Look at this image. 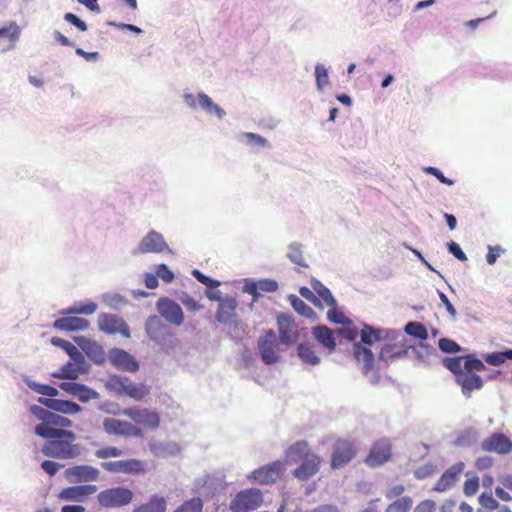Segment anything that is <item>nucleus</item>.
Listing matches in <instances>:
<instances>
[{"label":"nucleus","mask_w":512,"mask_h":512,"mask_svg":"<svg viewBox=\"0 0 512 512\" xmlns=\"http://www.w3.org/2000/svg\"><path fill=\"white\" fill-rule=\"evenodd\" d=\"M360 343L354 342L353 355L358 362H363V374L368 376L370 371L374 370L375 356L369 348L380 341H396L399 337L403 338L401 331L390 328H377L371 324L363 323L359 331Z\"/></svg>","instance_id":"1"},{"label":"nucleus","mask_w":512,"mask_h":512,"mask_svg":"<svg viewBox=\"0 0 512 512\" xmlns=\"http://www.w3.org/2000/svg\"><path fill=\"white\" fill-rule=\"evenodd\" d=\"M39 437L46 441L41 447L43 455L59 460H71L82 454V446L74 443L77 436L71 430L40 429Z\"/></svg>","instance_id":"2"},{"label":"nucleus","mask_w":512,"mask_h":512,"mask_svg":"<svg viewBox=\"0 0 512 512\" xmlns=\"http://www.w3.org/2000/svg\"><path fill=\"white\" fill-rule=\"evenodd\" d=\"M104 386L117 396H128L135 401H141L150 393L147 385L134 383L129 377L119 374H110Z\"/></svg>","instance_id":"3"},{"label":"nucleus","mask_w":512,"mask_h":512,"mask_svg":"<svg viewBox=\"0 0 512 512\" xmlns=\"http://www.w3.org/2000/svg\"><path fill=\"white\" fill-rule=\"evenodd\" d=\"M29 411L40 421L34 428L36 435H40V429L67 430L66 428L71 427L73 424L69 418L49 411L39 405H31Z\"/></svg>","instance_id":"4"},{"label":"nucleus","mask_w":512,"mask_h":512,"mask_svg":"<svg viewBox=\"0 0 512 512\" xmlns=\"http://www.w3.org/2000/svg\"><path fill=\"white\" fill-rule=\"evenodd\" d=\"M96 498L100 507L117 509L131 504L134 492L126 486H115L100 491Z\"/></svg>","instance_id":"5"},{"label":"nucleus","mask_w":512,"mask_h":512,"mask_svg":"<svg viewBox=\"0 0 512 512\" xmlns=\"http://www.w3.org/2000/svg\"><path fill=\"white\" fill-rule=\"evenodd\" d=\"M263 503L262 491L258 488H247L239 491L231 500L229 509L232 512H251Z\"/></svg>","instance_id":"6"},{"label":"nucleus","mask_w":512,"mask_h":512,"mask_svg":"<svg viewBox=\"0 0 512 512\" xmlns=\"http://www.w3.org/2000/svg\"><path fill=\"white\" fill-rule=\"evenodd\" d=\"M98 329L108 335L120 334L130 338L131 332L126 321L118 314L102 312L97 318Z\"/></svg>","instance_id":"7"},{"label":"nucleus","mask_w":512,"mask_h":512,"mask_svg":"<svg viewBox=\"0 0 512 512\" xmlns=\"http://www.w3.org/2000/svg\"><path fill=\"white\" fill-rule=\"evenodd\" d=\"M158 316L166 323L181 326L184 323V312L178 302L169 297H160L156 302Z\"/></svg>","instance_id":"8"},{"label":"nucleus","mask_w":512,"mask_h":512,"mask_svg":"<svg viewBox=\"0 0 512 512\" xmlns=\"http://www.w3.org/2000/svg\"><path fill=\"white\" fill-rule=\"evenodd\" d=\"M106 413L112 415H122L130 418L136 424L145 425L151 429H155L160 424L159 415L147 408L128 407L123 410H106Z\"/></svg>","instance_id":"9"},{"label":"nucleus","mask_w":512,"mask_h":512,"mask_svg":"<svg viewBox=\"0 0 512 512\" xmlns=\"http://www.w3.org/2000/svg\"><path fill=\"white\" fill-rule=\"evenodd\" d=\"M283 471V463L280 460H276L255 469L247 475V479L259 485L272 484L277 481Z\"/></svg>","instance_id":"10"},{"label":"nucleus","mask_w":512,"mask_h":512,"mask_svg":"<svg viewBox=\"0 0 512 512\" xmlns=\"http://www.w3.org/2000/svg\"><path fill=\"white\" fill-rule=\"evenodd\" d=\"M164 251L170 254L173 253L163 235L155 230H151L141 239L137 249L133 251V255L162 253Z\"/></svg>","instance_id":"11"},{"label":"nucleus","mask_w":512,"mask_h":512,"mask_svg":"<svg viewBox=\"0 0 512 512\" xmlns=\"http://www.w3.org/2000/svg\"><path fill=\"white\" fill-rule=\"evenodd\" d=\"M103 430L108 435L123 436V437H142L143 431L141 428L134 426L131 422L120 420L117 418H104Z\"/></svg>","instance_id":"12"},{"label":"nucleus","mask_w":512,"mask_h":512,"mask_svg":"<svg viewBox=\"0 0 512 512\" xmlns=\"http://www.w3.org/2000/svg\"><path fill=\"white\" fill-rule=\"evenodd\" d=\"M65 479L71 484L95 482L100 477L99 469L87 465H74L64 471Z\"/></svg>","instance_id":"13"},{"label":"nucleus","mask_w":512,"mask_h":512,"mask_svg":"<svg viewBox=\"0 0 512 512\" xmlns=\"http://www.w3.org/2000/svg\"><path fill=\"white\" fill-rule=\"evenodd\" d=\"M258 352L261 360L266 365H273L278 362L279 357L275 351L277 346L276 333L272 329L265 331L264 335L258 339Z\"/></svg>","instance_id":"14"},{"label":"nucleus","mask_w":512,"mask_h":512,"mask_svg":"<svg viewBox=\"0 0 512 512\" xmlns=\"http://www.w3.org/2000/svg\"><path fill=\"white\" fill-rule=\"evenodd\" d=\"M107 357L110 363L118 370L135 373L140 368L137 359L122 348L114 347L109 349Z\"/></svg>","instance_id":"15"},{"label":"nucleus","mask_w":512,"mask_h":512,"mask_svg":"<svg viewBox=\"0 0 512 512\" xmlns=\"http://www.w3.org/2000/svg\"><path fill=\"white\" fill-rule=\"evenodd\" d=\"M100 466L105 471L111 473L139 475L145 471L144 463L141 460L134 458L101 462Z\"/></svg>","instance_id":"16"},{"label":"nucleus","mask_w":512,"mask_h":512,"mask_svg":"<svg viewBox=\"0 0 512 512\" xmlns=\"http://www.w3.org/2000/svg\"><path fill=\"white\" fill-rule=\"evenodd\" d=\"M73 340L94 364L103 365L106 362V353L102 345L96 340L86 336H75Z\"/></svg>","instance_id":"17"},{"label":"nucleus","mask_w":512,"mask_h":512,"mask_svg":"<svg viewBox=\"0 0 512 512\" xmlns=\"http://www.w3.org/2000/svg\"><path fill=\"white\" fill-rule=\"evenodd\" d=\"M95 484H80L63 488L58 498L66 502L83 503L87 498L97 491Z\"/></svg>","instance_id":"18"},{"label":"nucleus","mask_w":512,"mask_h":512,"mask_svg":"<svg viewBox=\"0 0 512 512\" xmlns=\"http://www.w3.org/2000/svg\"><path fill=\"white\" fill-rule=\"evenodd\" d=\"M59 388L76 398L82 403H87L90 400L98 399L100 394L93 388L74 381H63L59 383Z\"/></svg>","instance_id":"19"},{"label":"nucleus","mask_w":512,"mask_h":512,"mask_svg":"<svg viewBox=\"0 0 512 512\" xmlns=\"http://www.w3.org/2000/svg\"><path fill=\"white\" fill-rule=\"evenodd\" d=\"M405 336L399 337L396 341H387L380 351L379 360L388 362L401 359L407 356L410 350L409 345L406 343Z\"/></svg>","instance_id":"20"},{"label":"nucleus","mask_w":512,"mask_h":512,"mask_svg":"<svg viewBox=\"0 0 512 512\" xmlns=\"http://www.w3.org/2000/svg\"><path fill=\"white\" fill-rule=\"evenodd\" d=\"M481 449L485 452L506 455L512 451V441L503 433H493L481 442Z\"/></svg>","instance_id":"21"},{"label":"nucleus","mask_w":512,"mask_h":512,"mask_svg":"<svg viewBox=\"0 0 512 512\" xmlns=\"http://www.w3.org/2000/svg\"><path fill=\"white\" fill-rule=\"evenodd\" d=\"M355 456V450L350 442L339 440L335 443L332 456L331 467L339 469L349 463Z\"/></svg>","instance_id":"22"},{"label":"nucleus","mask_w":512,"mask_h":512,"mask_svg":"<svg viewBox=\"0 0 512 512\" xmlns=\"http://www.w3.org/2000/svg\"><path fill=\"white\" fill-rule=\"evenodd\" d=\"M320 463V456L312 453L300 462V465L292 472V475L301 481H306L319 471Z\"/></svg>","instance_id":"23"},{"label":"nucleus","mask_w":512,"mask_h":512,"mask_svg":"<svg viewBox=\"0 0 512 512\" xmlns=\"http://www.w3.org/2000/svg\"><path fill=\"white\" fill-rule=\"evenodd\" d=\"M172 328L158 315H150L147 317L144 330L151 342H156L160 337L165 336Z\"/></svg>","instance_id":"24"},{"label":"nucleus","mask_w":512,"mask_h":512,"mask_svg":"<svg viewBox=\"0 0 512 512\" xmlns=\"http://www.w3.org/2000/svg\"><path fill=\"white\" fill-rule=\"evenodd\" d=\"M238 301L236 298L226 295L223 301L218 303V309L215 313V320L221 324L228 323L231 319H235Z\"/></svg>","instance_id":"25"},{"label":"nucleus","mask_w":512,"mask_h":512,"mask_svg":"<svg viewBox=\"0 0 512 512\" xmlns=\"http://www.w3.org/2000/svg\"><path fill=\"white\" fill-rule=\"evenodd\" d=\"M464 463L457 462L454 465L450 466L437 481L434 490L438 492H444L451 488L456 481L458 480L459 475L464 470Z\"/></svg>","instance_id":"26"},{"label":"nucleus","mask_w":512,"mask_h":512,"mask_svg":"<svg viewBox=\"0 0 512 512\" xmlns=\"http://www.w3.org/2000/svg\"><path fill=\"white\" fill-rule=\"evenodd\" d=\"M455 382L461 387L463 395L467 398L475 390H480L483 387V379L476 373H460Z\"/></svg>","instance_id":"27"},{"label":"nucleus","mask_w":512,"mask_h":512,"mask_svg":"<svg viewBox=\"0 0 512 512\" xmlns=\"http://www.w3.org/2000/svg\"><path fill=\"white\" fill-rule=\"evenodd\" d=\"M90 322L82 317H61L53 322V327L60 331L78 332L88 329Z\"/></svg>","instance_id":"28"},{"label":"nucleus","mask_w":512,"mask_h":512,"mask_svg":"<svg viewBox=\"0 0 512 512\" xmlns=\"http://www.w3.org/2000/svg\"><path fill=\"white\" fill-rule=\"evenodd\" d=\"M314 339L326 348L330 353L334 352L337 346L335 332L326 325L320 324L312 328Z\"/></svg>","instance_id":"29"},{"label":"nucleus","mask_w":512,"mask_h":512,"mask_svg":"<svg viewBox=\"0 0 512 512\" xmlns=\"http://www.w3.org/2000/svg\"><path fill=\"white\" fill-rule=\"evenodd\" d=\"M293 317L286 313H281L277 317V325L279 331V341L284 345H292L296 341V337L291 335L293 329Z\"/></svg>","instance_id":"30"},{"label":"nucleus","mask_w":512,"mask_h":512,"mask_svg":"<svg viewBox=\"0 0 512 512\" xmlns=\"http://www.w3.org/2000/svg\"><path fill=\"white\" fill-rule=\"evenodd\" d=\"M279 288L278 282L274 279L262 278L254 280L252 278L244 279L243 292H254L255 289L260 292L273 293Z\"/></svg>","instance_id":"31"},{"label":"nucleus","mask_w":512,"mask_h":512,"mask_svg":"<svg viewBox=\"0 0 512 512\" xmlns=\"http://www.w3.org/2000/svg\"><path fill=\"white\" fill-rule=\"evenodd\" d=\"M391 457V450L386 445H373L365 459V463L372 468L383 465Z\"/></svg>","instance_id":"32"},{"label":"nucleus","mask_w":512,"mask_h":512,"mask_svg":"<svg viewBox=\"0 0 512 512\" xmlns=\"http://www.w3.org/2000/svg\"><path fill=\"white\" fill-rule=\"evenodd\" d=\"M309 445L306 441L301 440L288 447L285 452L286 462L288 464H295L301 462L303 459L311 455Z\"/></svg>","instance_id":"33"},{"label":"nucleus","mask_w":512,"mask_h":512,"mask_svg":"<svg viewBox=\"0 0 512 512\" xmlns=\"http://www.w3.org/2000/svg\"><path fill=\"white\" fill-rule=\"evenodd\" d=\"M149 446L151 453L159 458L175 456L180 451L179 445L173 441H153Z\"/></svg>","instance_id":"34"},{"label":"nucleus","mask_w":512,"mask_h":512,"mask_svg":"<svg viewBox=\"0 0 512 512\" xmlns=\"http://www.w3.org/2000/svg\"><path fill=\"white\" fill-rule=\"evenodd\" d=\"M154 344L157 345L164 354L168 356H175L181 341L176 337L175 333L171 329L165 336L160 337L156 342H154Z\"/></svg>","instance_id":"35"},{"label":"nucleus","mask_w":512,"mask_h":512,"mask_svg":"<svg viewBox=\"0 0 512 512\" xmlns=\"http://www.w3.org/2000/svg\"><path fill=\"white\" fill-rule=\"evenodd\" d=\"M198 106L205 111L208 115H214L218 119H223L226 116V111L216 104L212 98L204 92H199L198 95Z\"/></svg>","instance_id":"36"},{"label":"nucleus","mask_w":512,"mask_h":512,"mask_svg":"<svg viewBox=\"0 0 512 512\" xmlns=\"http://www.w3.org/2000/svg\"><path fill=\"white\" fill-rule=\"evenodd\" d=\"M167 501L164 496L153 494L146 503L135 507L132 512H166Z\"/></svg>","instance_id":"37"},{"label":"nucleus","mask_w":512,"mask_h":512,"mask_svg":"<svg viewBox=\"0 0 512 512\" xmlns=\"http://www.w3.org/2000/svg\"><path fill=\"white\" fill-rule=\"evenodd\" d=\"M310 284L320 301H324L331 308L337 307L338 303L332 292L320 280L312 278Z\"/></svg>","instance_id":"38"},{"label":"nucleus","mask_w":512,"mask_h":512,"mask_svg":"<svg viewBox=\"0 0 512 512\" xmlns=\"http://www.w3.org/2000/svg\"><path fill=\"white\" fill-rule=\"evenodd\" d=\"M101 302L114 311H120L128 305V299L117 292H105L100 296Z\"/></svg>","instance_id":"39"},{"label":"nucleus","mask_w":512,"mask_h":512,"mask_svg":"<svg viewBox=\"0 0 512 512\" xmlns=\"http://www.w3.org/2000/svg\"><path fill=\"white\" fill-rule=\"evenodd\" d=\"M288 301H289L290 305L292 306V308L299 315L304 316L313 321L317 319L316 312L297 295L290 294L288 296Z\"/></svg>","instance_id":"40"},{"label":"nucleus","mask_w":512,"mask_h":512,"mask_svg":"<svg viewBox=\"0 0 512 512\" xmlns=\"http://www.w3.org/2000/svg\"><path fill=\"white\" fill-rule=\"evenodd\" d=\"M83 408L74 401L54 399L51 411L64 415H75L80 413Z\"/></svg>","instance_id":"41"},{"label":"nucleus","mask_w":512,"mask_h":512,"mask_svg":"<svg viewBox=\"0 0 512 512\" xmlns=\"http://www.w3.org/2000/svg\"><path fill=\"white\" fill-rule=\"evenodd\" d=\"M297 356L305 364L316 366L320 363V357L308 343H300L297 347Z\"/></svg>","instance_id":"42"},{"label":"nucleus","mask_w":512,"mask_h":512,"mask_svg":"<svg viewBox=\"0 0 512 512\" xmlns=\"http://www.w3.org/2000/svg\"><path fill=\"white\" fill-rule=\"evenodd\" d=\"M304 246L299 242H291L288 245L287 258L294 264L301 267H308L303 256Z\"/></svg>","instance_id":"43"},{"label":"nucleus","mask_w":512,"mask_h":512,"mask_svg":"<svg viewBox=\"0 0 512 512\" xmlns=\"http://www.w3.org/2000/svg\"><path fill=\"white\" fill-rule=\"evenodd\" d=\"M404 332L416 339L425 341L428 339V330L424 324L417 321H409L404 326Z\"/></svg>","instance_id":"44"},{"label":"nucleus","mask_w":512,"mask_h":512,"mask_svg":"<svg viewBox=\"0 0 512 512\" xmlns=\"http://www.w3.org/2000/svg\"><path fill=\"white\" fill-rule=\"evenodd\" d=\"M238 139L251 147L270 148L269 141L257 133L243 132L238 136Z\"/></svg>","instance_id":"45"},{"label":"nucleus","mask_w":512,"mask_h":512,"mask_svg":"<svg viewBox=\"0 0 512 512\" xmlns=\"http://www.w3.org/2000/svg\"><path fill=\"white\" fill-rule=\"evenodd\" d=\"M68 356L70 358L68 362L74 365V367H76V369L80 371L81 374L89 373L91 366L86 361L82 350H79L77 347L71 353H69Z\"/></svg>","instance_id":"46"},{"label":"nucleus","mask_w":512,"mask_h":512,"mask_svg":"<svg viewBox=\"0 0 512 512\" xmlns=\"http://www.w3.org/2000/svg\"><path fill=\"white\" fill-rule=\"evenodd\" d=\"M464 373H475L486 369L484 362L477 358L475 354L463 355Z\"/></svg>","instance_id":"47"},{"label":"nucleus","mask_w":512,"mask_h":512,"mask_svg":"<svg viewBox=\"0 0 512 512\" xmlns=\"http://www.w3.org/2000/svg\"><path fill=\"white\" fill-rule=\"evenodd\" d=\"M412 505L413 500L410 496H402L389 504L385 512H409Z\"/></svg>","instance_id":"48"},{"label":"nucleus","mask_w":512,"mask_h":512,"mask_svg":"<svg viewBox=\"0 0 512 512\" xmlns=\"http://www.w3.org/2000/svg\"><path fill=\"white\" fill-rule=\"evenodd\" d=\"M80 374V371H78L76 367H74V365L67 362L63 366H61V368L58 371L53 372L52 377L73 381L78 379Z\"/></svg>","instance_id":"49"},{"label":"nucleus","mask_w":512,"mask_h":512,"mask_svg":"<svg viewBox=\"0 0 512 512\" xmlns=\"http://www.w3.org/2000/svg\"><path fill=\"white\" fill-rule=\"evenodd\" d=\"M412 352L415 354L418 362L426 364V358L429 355L436 354V349L427 343L421 342L418 346H409Z\"/></svg>","instance_id":"50"},{"label":"nucleus","mask_w":512,"mask_h":512,"mask_svg":"<svg viewBox=\"0 0 512 512\" xmlns=\"http://www.w3.org/2000/svg\"><path fill=\"white\" fill-rule=\"evenodd\" d=\"M462 362H463V355L462 356H452V357H445L442 360V365L449 370L451 373L454 374L455 379L460 375V373H463L464 370L462 369Z\"/></svg>","instance_id":"51"},{"label":"nucleus","mask_w":512,"mask_h":512,"mask_svg":"<svg viewBox=\"0 0 512 512\" xmlns=\"http://www.w3.org/2000/svg\"><path fill=\"white\" fill-rule=\"evenodd\" d=\"M438 348L445 354H456L465 350V348L459 345L456 341L446 337L438 340Z\"/></svg>","instance_id":"52"},{"label":"nucleus","mask_w":512,"mask_h":512,"mask_svg":"<svg viewBox=\"0 0 512 512\" xmlns=\"http://www.w3.org/2000/svg\"><path fill=\"white\" fill-rule=\"evenodd\" d=\"M203 501L200 497H193L184 501L174 512H202Z\"/></svg>","instance_id":"53"},{"label":"nucleus","mask_w":512,"mask_h":512,"mask_svg":"<svg viewBox=\"0 0 512 512\" xmlns=\"http://www.w3.org/2000/svg\"><path fill=\"white\" fill-rule=\"evenodd\" d=\"M327 319L337 325L350 326L353 324L352 320L344 315V313L335 308H331L327 312Z\"/></svg>","instance_id":"54"},{"label":"nucleus","mask_w":512,"mask_h":512,"mask_svg":"<svg viewBox=\"0 0 512 512\" xmlns=\"http://www.w3.org/2000/svg\"><path fill=\"white\" fill-rule=\"evenodd\" d=\"M20 33L21 30L14 21L0 28V38L7 37L12 43H15L19 39Z\"/></svg>","instance_id":"55"},{"label":"nucleus","mask_w":512,"mask_h":512,"mask_svg":"<svg viewBox=\"0 0 512 512\" xmlns=\"http://www.w3.org/2000/svg\"><path fill=\"white\" fill-rule=\"evenodd\" d=\"M229 328V332L234 339H241L245 333L244 323L237 315L235 319H231L228 323H225Z\"/></svg>","instance_id":"56"},{"label":"nucleus","mask_w":512,"mask_h":512,"mask_svg":"<svg viewBox=\"0 0 512 512\" xmlns=\"http://www.w3.org/2000/svg\"><path fill=\"white\" fill-rule=\"evenodd\" d=\"M315 80L316 87L319 91H322L323 88L329 83L328 70L322 64H317L315 66Z\"/></svg>","instance_id":"57"},{"label":"nucleus","mask_w":512,"mask_h":512,"mask_svg":"<svg viewBox=\"0 0 512 512\" xmlns=\"http://www.w3.org/2000/svg\"><path fill=\"white\" fill-rule=\"evenodd\" d=\"M192 276L201 284L205 285L206 288H217L221 285L219 280L213 279L210 276L205 275L198 269H193L191 272Z\"/></svg>","instance_id":"58"},{"label":"nucleus","mask_w":512,"mask_h":512,"mask_svg":"<svg viewBox=\"0 0 512 512\" xmlns=\"http://www.w3.org/2000/svg\"><path fill=\"white\" fill-rule=\"evenodd\" d=\"M123 455V451L115 446H106L95 451L98 459L118 458Z\"/></svg>","instance_id":"59"},{"label":"nucleus","mask_w":512,"mask_h":512,"mask_svg":"<svg viewBox=\"0 0 512 512\" xmlns=\"http://www.w3.org/2000/svg\"><path fill=\"white\" fill-rule=\"evenodd\" d=\"M476 441L475 433L471 430L461 432L454 440L458 447H469Z\"/></svg>","instance_id":"60"},{"label":"nucleus","mask_w":512,"mask_h":512,"mask_svg":"<svg viewBox=\"0 0 512 512\" xmlns=\"http://www.w3.org/2000/svg\"><path fill=\"white\" fill-rule=\"evenodd\" d=\"M335 335L342 337L348 341L354 342L356 338L359 336V331L352 324L350 326H343L342 328H337L335 330Z\"/></svg>","instance_id":"61"},{"label":"nucleus","mask_w":512,"mask_h":512,"mask_svg":"<svg viewBox=\"0 0 512 512\" xmlns=\"http://www.w3.org/2000/svg\"><path fill=\"white\" fill-rule=\"evenodd\" d=\"M210 481V476L205 475L194 480L192 491L200 496L208 497L209 493L206 492V487Z\"/></svg>","instance_id":"62"},{"label":"nucleus","mask_w":512,"mask_h":512,"mask_svg":"<svg viewBox=\"0 0 512 512\" xmlns=\"http://www.w3.org/2000/svg\"><path fill=\"white\" fill-rule=\"evenodd\" d=\"M156 275L162 279L166 284L173 282L175 278L174 272L168 267V265L161 263L156 266Z\"/></svg>","instance_id":"63"},{"label":"nucleus","mask_w":512,"mask_h":512,"mask_svg":"<svg viewBox=\"0 0 512 512\" xmlns=\"http://www.w3.org/2000/svg\"><path fill=\"white\" fill-rule=\"evenodd\" d=\"M478 500L482 507L489 510H495L500 507L499 502L496 499H494L492 493L483 492L480 494Z\"/></svg>","instance_id":"64"}]
</instances>
